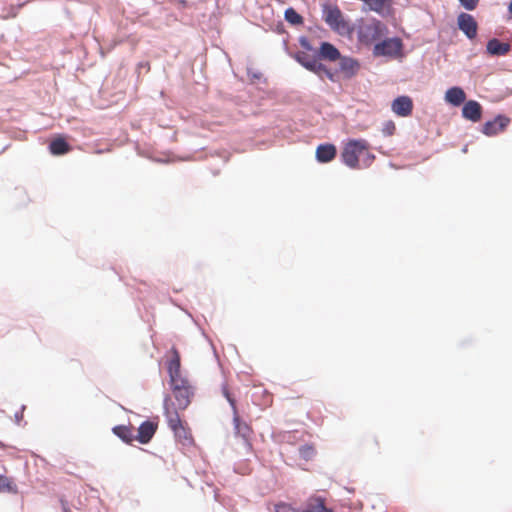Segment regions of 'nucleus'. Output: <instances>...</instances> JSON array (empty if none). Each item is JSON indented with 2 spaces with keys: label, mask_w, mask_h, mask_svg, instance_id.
Segmentation results:
<instances>
[{
  "label": "nucleus",
  "mask_w": 512,
  "mask_h": 512,
  "mask_svg": "<svg viewBox=\"0 0 512 512\" xmlns=\"http://www.w3.org/2000/svg\"><path fill=\"white\" fill-rule=\"evenodd\" d=\"M302 512H333L325 505V499L319 496L310 497L307 502L305 509Z\"/></svg>",
  "instance_id": "obj_15"
},
{
  "label": "nucleus",
  "mask_w": 512,
  "mask_h": 512,
  "mask_svg": "<svg viewBox=\"0 0 512 512\" xmlns=\"http://www.w3.org/2000/svg\"><path fill=\"white\" fill-rule=\"evenodd\" d=\"M396 131V125L393 121L389 120L383 124L382 133L385 136H392Z\"/></svg>",
  "instance_id": "obj_28"
},
{
  "label": "nucleus",
  "mask_w": 512,
  "mask_h": 512,
  "mask_svg": "<svg viewBox=\"0 0 512 512\" xmlns=\"http://www.w3.org/2000/svg\"><path fill=\"white\" fill-rule=\"evenodd\" d=\"M266 403H271L272 402V396L270 394H268L266 391Z\"/></svg>",
  "instance_id": "obj_31"
},
{
  "label": "nucleus",
  "mask_w": 512,
  "mask_h": 512,
  "mask_svg": "<svg viewBox=\"0 0 512 512\" xmlns=\"http://www.w3.org/2000/svg\"><path fill=\"white\" fill-rule=\"evenodd\" d=\"M320 56L330 61H336L340 58V52L331 43L323 42L320 46Z\"/></svg>",
  "instance_id": "obj_21"
},
{
  "label": "nucleus",
  "mask_w": 512,
  "mask_h": 512,
  "mask_svg": "<svg viewBox=\"0 0 512 512\" xmlns=\"http://www.w3.org/2000/svg\"><path fill=\"white\" fill-rule=\"evenodd\" d=\"M0 492L16 493L17 486L11 478L0 474Z\"/></svg>",
  "instance_id": "obj_23"
},
{
  "label": "nucleus",
  "mask_w": 512,
  "mask_h": 512,
  "mask_svg": "<svg viewBox=\"0 0 512 512\" xmlns=\"http://www.w3.org/2000/svg\"><path fill=\"white\" fill-rule=\"evenodd\" d=\"M158 428V424L152 421H144L138 428V434L135 440L142 444H147L154 436Z\"/></svg>",
  "instance_id": "obj_11"
},
{
  "label": "nucleus",
  "mask_w": 512,
  "mask_h": 512,
  "mask_svg": "<svg viewBox=\"0 0 512 512\" xmlns=\"http://www.w3.org/2000/svg\"><path fill=\"white\" fill-rule=\"evenodd\" d=\"M323 75L327 76L330 80H333V73L327 69L325 66H324V69L321 70V75H319L320 77H322Z\"/></svg>",
  "instance_id": "obj_30"
},
{
  "label": "nucleus",
  "mask_w": 512,
  "mask_h": 512,
  "mask_svg": "<svg viewBox=\"0 0 512 512\" xmlns=\"http://www.w3.org/2000/svg\"><path fill=\"white\" fill-rule=\"evenodd\" d=\"M510 123V118L505 115H498L493 120L483 124L482 133L486 136H494L503 132Z\"/></svg>",
  "instance_id": "obj_8"
},
{
  "label": "nucleus",
  "mask_w": 512,
  "mask_h": 512,
  "mask_svg": "<svg viewBox=\"0 0 512 512\" xmlns=\"http://www.w3.org/2000/svg\"><path fill=\"white\" fill-rule=\"evenodd\" d=\"M49 150L53 155H63L69 152L71 147L63 137H57L51 141Z\"/></svg>",
  "instance_id": "obj_19"
},
{
  "label": "nucleus",
  "mask_w": 512,
  "mask_h": 512,
  "mask_svg": "<svg viewBox=\"0 0 512 512\" xmlns=\"http://www.w3.org/2000/svg\"><path fill=\"white\" fill-rule=\"evenodd\" d=\"M275 512H302L291 504L280 502L275 505Z\"/></svg>",
  "instance_id": "obj_26"
},
{
  "label": "nucleus",
  "mask_w": 512,
  "mask_h": 512,
  "mask_svg": "<svg viewBox=\"0 0 512 512\" xmlns=\"http://www.w3.org/2000/svg\"><path fill=\"white\" fill-rule=\"evenodd\" d=\"M222 393H223L224 397L227 399V401L229 402V404L231 405L232 411L233 412L237 411L236 401L232 397L231 393L229 392L228 386L226 384H224L222 386Z\"/></svg>",
  "instance_id": "obj_27"
},
{
  "label": "nucleus",
  "mask_w": 512,
  "mask_h": 512,
  "mask_svg": "<svg viewBox=\"0 0 512 512\" xmlns=\"http://www.w3.org/2000/svg\"><path fill=\"white\" fill-rule=\"evenodd\" d=\"M387 32V26L375 18H362L358 21L357 37L362 44L371 45L387 34Z\"/></svg>",
  "instance_id": "obj_3"
},
{
  "label": "nucleus",
  "mask_w": 512,
  "mask_h": 512,
  "mask_svg": "<svg viewBox=\"0 0 512 512\" xmlns=\"http://www.w3.org/2000/svg\"><path fill=\"white\" fill-rule=\"evenodd\" d=\"M458 28L469 39H474L477 36L478 24L474 17L468 13H460L457 18Z\"/></svg>",
  "instance_id": "obj_7"
},
{
  "label": "nucleus",
  "mask_w": 512,
  "mask_h": 512,
  "mask_svg": "<svg viewBox=\"0 0 512 512\" xmlns=\"http://www.w3.org/2000/svg\"><path fill=\"white\" fill-rule=\"evenodd\" d=\"M295 59L307 70L314 72L317 75H321V70L324 69V65L321 64L316 57L305 52H298L295 55Z\"/></svg>",
  "instance_id": "obj_10"
},
{
  "label": "nucleus",
  "mask_w": 512,
  "mask_h": 512,
  "mask_svg": "<svg viewBox=\"0 0 512 512\" xmlns=\"http://www.w3.org/2000/svg\"><path fill=\"white\" fill-rule=\"evenodd\" d=\"M462 116L472 122H478L482 117V107L475 100L467 101L462 108Z\"/></svg>",
  "instance_id": "obj_12"
},
{
  "label": "nucleus",
  "mask_w": 512,
  "mask_h": 512,
  "mask_svg": "<svg viewBox=\"0 0 512 512\" xmlns=\"http://www.w3.org/2000/svg\"><path fill=\"white\" fill-rule=\"evenodd\" d=\"M340 157L342 162L351 169L368 168L375 160V155L371 153L369 143L365 139L347 141Z\"/></svg>",
  "instance_id": "obj_1"
},
{
  "label": "nucleus",
  "mask_w": 512,
  "mask_h": 512,
  "mask_svg": "<svg viewBox=\"0 0 512 512\" xmlns=\"http://www.w3.org/2000/svg\"><path fill=\"white\" fill-rule=\"evenodd\" d=\"M65 512H71L69 509H66Z\"/></svg>",
  "instance_id": "obj_34"
},
{
  "label": "nucleus",
  "mask_w": 512,
  "mask_h": 512,
  "mask_svg": "<svg viewBox=\"0 0 512 512\" xmlns=\"http://www.w3.org/2000/svg\"><path fill=\"white\" fill-rule=\"evenodd\" d=\"M359 63L352 58L344 57L340 61V70L347 78L354 76L359 70Z\"/></svg>",
  "instance_id": "obj_18"
},
{
  "label": "nucleus",
  "mask_w": 512,
  "mask_h": 512,
  "mask_svg": "<svg viewBox=\"0 0 512 512\" xmlns=\"http://www.w3.org/2000/svg\"><path fill=\"white\" fill-rule=\"evenodd\" d=\"M167 370L172 390L193 388L191 382L181 372V358L178 350L172 347L168 353Z\"/></svg>",
  "instance_id": "obj_4"
},
{
  "label": "nucleus",
  "mask_w": 512,
  "mask_h": 512,
  "mask_svg": "<svg viewBox=\"0 0 512 512\" xmlns=\"http://www.w3.org/2000/svg\"><path fill=\"white\" fill-rule=\"evenodd\" d=\"M459 2L465 9L474 10L478 5L479 0H459Z\"/></svg>",
  "instance_id": "obj_29"
},
{
  "label": "nucleus",
  "mask_w": 512,
  "mask_h": 512,
  "mask_svg": "<svg viewBox=\"0 0 512 512\" xmlns=\"http://www.w3.org/2000/svg\"><path fill=\"white\" fill-rule=\"evenodd\" d=\"M336 156V147L333 144H321L316 149V159L321 163L332 161Z\"/></svg>",
  "instance_id": "obj_14"
},
{
  "label": "nucleus",
  "mask_w": 512,
  "mask_h": 512,
  "mask_svg": "<svg viewBox=\"0 0 512 512\" xmlns=\"http://www.w3.org/2000/svg\"><path fill=\"white\" fill-rule=\"evenodd\" d=\"M233 422L235 426L236 433L247 439L251 435V428L246 423L240 420V416L238 414V410L233 412Z\"/></svg>",
  "instance_id": "obj_22"
},
{
  "label": "nucleus",
  "mask_w": 512,
  "mask_h": 512,
  "mask_svg": "<svg viewBox=\"0 0 512 512\" xmlns=\"http://www.w3.org/2000/svg\"><path fill=\"white\" fill-rule=\"evenodd\" d=\"M486 49L487 52L491 55L503 56L510 51L511 46L509 43H504L496 38H493L488 41Z\"/></svg>",
  "instance_id": "obj_16"
},
{
  "label": "nucleus",
  "mask_w": 512,
  "mask_h": 512,
  "mask_svg": "<svg viewBox=\"0 0 512 512\" xmlns=\"http://www.w3.org/2000/svg\"><path fill=\"white\" fill-rule=\"evenodd\" d=\"M466 99V94L464 90L460 87H452L448 89L445 93V101L454 105H461Z\"/></svg>",
  "instance_id": "obj_17"
},
{
  "label": "nucleus",
  "mask_w": 512,
  "mask_h": 512,
  "mask_svg": "<svg viewBox=\"0 0 512 512\" xmlns=\"http://www.w3.org/2000/svg\"><path fill=\"white\" fill-rule=\"evenodd\" d=\"M299 454L304 460H310L315 455V449L311 445H304L299 448Z\"/></svg>",
  "instance_id": "obj_25"
},
{
  "label": "nucleus",
  "mask_w": 512,
  "mask_h": 512,
  "mask_svg": "<svg viewBox=\"0 0 512 512\" xmlns=\"http://www.w3.org/2000/svg\"><path fill=\"white\" fill-rule=\"evenodd\" d=\"M392 111L400 117H408L413 111V101L409 96H399L391 104Z\"/></svg>",
  "instance_id": "obj_9"
},
{
  "label": "nucleus",
  "mask_w": 512,
  "mask_h": 512,
  "mask_svg": "<svg viewBox=\"0 0 512 512\" xmlns=\"http://www.w3.org/2000/svg\"><path fill=\"white\" fill-rule=\"evenodd\" d=\"M302 45H303L304 47H306L307 49H310L309 44H308L305 40H303V41H302Z\"/></svg>",
  "instance_id": "obj_32"
},
{
  "label": "nucleus",
  "mask_w": 512,
  "mask_h": 512,
  "mask_svg": "<svg viewBox=\"0 0 512 512\" xmlns=\"http://www.w3.org/2000/svg\"><path fill=\"white\" fill-rule=\"evenodd\" d=\"M285 19L291 24L299 25L303 23L302 16L297 13L293 8H288L285 11Z\"/></svg>",
  "instance_id": "obj_24"
},
{
  "label": "nucleus",
  "mask_w": 512,
  "mask_h": 512,
  "mask_svg": "<svg viewBox=\"0 0 512 512\" xmlns=\"http://www.w3.org/2000/svg\"><path fill=\"white\" fill-rule=\"evenodd\" d=\"M322 12L324 21L332 30L341 35L352 33L353 28L349 22L345 20L338 6L324 4L322 6Z\"/></svg>",
  "instance_id": "obj_5"
},
{
  "label": "nucleus",
  "mask_w": 512,
  "mask_h": 512,
  "mask_svg": "<svg viewBox=\"0 0 512 512\" xmlns=\"http://www.w3.org/2000/svg\"><path fill=\"white\" fill-rule=\"evenodd\" d=\"M173 395L177 401L178 408L183 411L185 410L191 403V399L194 395V388H186L179 390H172Z\"/></svg>",
  "instance_id": "obj_13"
},
{
  "label": "nucleus",
  "mask_w": 512,
  "mask_h": 512,
  "mask_svg": "<svg viewBox=\"0 0 512 512\" xmlns=\"http://www.w3.org/2000/svg\"><path fill=\"white\" fill-rule=\"evenodd\" d=\"M509 12L512 14V1L510 2V5H509Z\"/></svg>",
  "instance_id": "obj_33"
},
{
  "label": "nucleus",
  "mask_w": 512,
  "mask_h": 512,
  "mask_svg": "<svg viewBox=\"0 0 512 512\" xmlns=\"http://www.w3.org/2000/svg\"><path fill=\"white\" fill-rule=\"evenodd\" d=\"M179 410L169 396L164 399V416L168 427L173 431L176 439L186 445L191 443L193 438L187 423L181 419Z\"/></svg>",
  "instance_id": "obj_2"
},
{
  "label": "nucleus",
  "mask_w": 512,
  "mask_h": 512,
  "mask_svg": "<svg viewBox=\"0 0 512 512\" xmlns=\"http://www.w3.org/2000/svg\"><path fill=\"white\" fill-rule=\"evenodd\" d=\"M113 433L126 443L135 440L134 428L132 426L118 425L112 429Z\"/></svg>",
  "instance_id": "obj_20"
},
{
  "label": "nucleus",
  "mask_w": 512,
  "mask_h": 512,
  "mask_svg": "<svg viewBox=\"0 0 512 512\" xmlns=\"http://www.w3.org/2000/svg\"><path fill=\"white\" fill-rule=\"evenodd\" d=\"M403 42L400 38H387L374 46L373 54L375 56H402Z\"/></svg>",
  "instance_id": "obj_6"
}]
</instances>
